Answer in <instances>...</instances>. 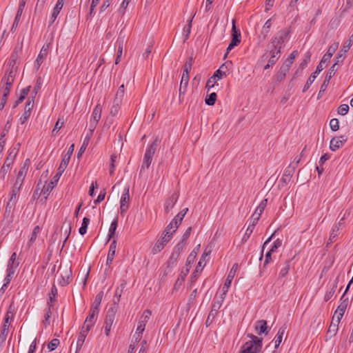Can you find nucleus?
<instances>
[{"label": "nucleus", "mask_w": 353, "mask_h": 353, "mask_svg": "<svg viewBox=\"0 0 353 353\" xmlns=\"http://www.w3.org/2000/svg\"><path fill=\"white\" fill-rule=\"evenodd\" d=\"M339 47V43L336 42L332 43L328 48L327 52L323 56L320 63L316 66V70L312 73L307 80L302 92H305L310 87L312 83L316 79L317 75L323 70V64L330 62V60L332 55L334 54Z\"/></svg>", "instance_id": "obj_1"}, {"label": "nucleus", "mask_w": 353, "mask_h": 353, "mask_svg": "<svg viewBox=\"0 0 353 353\" xmlns=\"http://www.w3.org/2000/svg\"><path fill=\"white\" fill-rule=\"evenodd\" d=\"M268 203V200L264 199L261 201L259 206L255 210L254 212L250 218V224L245 231L244 236L242 238V241L245 242L250 238L251 234L252 233L254 226L256 225L258 221L260 219V216L263 212L264 211Z\"/></svg>", "instance_id": "obj_2"}, {"label": "nucleus", "mask_w": 353, "mask_h": 353, "mask_svg": "<svg viewBox=\"0 0 353 353\" xmlns=\"http://www.w3.org/2000/svg\"><path fill=\"white\" fill-rule=\"evenodd\" d=\"M193 63V58L189 57L183 65V70L181 77L180 88H179V99L181 100V95H184L187 91L190 76L189 74L191 71Z\"/></svg>", "instance_id": "obj_3"}, {"label": "nucleus", "mask_w": 353, "mask_h": 353, "mask_svg": "<svg viewBox=\"0 0 353 353\" xmlns=\"http://www.w3.org/2000/svg\"><path fill=\"white\" fill-rule=\"evenodd\" d=\"M154 154V141L151 143L149 148L146 150L143 159V163L140 169L139 174L143 175L145 170H148L152 163L153 156Z\"/></svg>", "instance_id": "obj_4"}, {"label": "nucleus", "mask_w": 353, "mask_h": 353, "mask_svg": "<svg viewBox=\"0 0 353 353\" xmlns=\"http://www.w3.org/2000/svg\"><path fill=\"white\" fill-rule=\"evenodd\" d=\"M17 72H14V70H6L5 74L2 77L0 86L3 89V91L8 90V93H10V89L14 81Z\"/></svg>", "instance_id": "obj_5"}, {"label": "nucleus", "mask_w": 353, "mask_h": 353, "mask_svg": "<svg viewBox=\"0 0 353 353\" xmlns=\"http://www.w3.org/2000/svg\"><path fill=\"white\" fill-rule=\"evenodd\" d=\"M241 42V32L235 26V21H232V39L227 48L226 53L224 55V59L226 58L230 51H231L234 47L237 46Z\"/></svg>", "instance_id": "obj_6"}, {"label": "nucleus", "mask_w": 353, "mask_h": 353, "mask_svg": "<svg viewBox=\"0 0 353 353\" xmlns=\"http://www.w3.org/2000/svg\"><path fill=\"white\" fill-rule=\"evenodd\" d=\"M74 144H72L69 147L67 153L65 154L63 159H62V161L59 165V167L58 168L57 173L54 176V178H56V181H59L60 176H61L63 172L66 169V168L69 163L71 155L72 154V152L74 151Z\"/></svg>", "instance_id": "obj_7"}, {"label": "nucleus", "mask_w": 353, "mask_h": 353, "mask_svg": "<svg viewBox=\"0 0 353 353\" xmlns=\"http://www.w3.org/2000/svg\"><path fill=\"white\" fill-rule=\"evenodd\" d=\"M130 202V188L126 185L122 192L120 199V214L123 216L129 208Z\"/></svg>", "instance_id": "obj_8"}, {"label": "nucleus", "mask_w": 353, "mask_h": 353, "mask_svg": "<svg viewBox=\"0 0 353 353\" xmlns=\"http://www.w3.org/2000/svg\"><path fill=\"white\" fill-rule=\"evenodd\" d=\"M115 308L111 307L108 310L107 314L105 316L103 329L104 333L107 336L110 335L111 328L115 319Z\"/></svg>", "instance_id": "obj_9"}, {"label": "nucleus", "mask_w": 353, "mask_h": 353, "mask_svg": "<svg viewBox=\"0 0 353 353\" xmlns=\"http://www.w3.org/2000/svg\"><path fill=\"white\" fill-rule=\"evenodd\" d=\"M353 43V33L349 39L344 43L342 49L339 51L335 59L334 65L342 63L345 57L346 52H348Z\"/></svg>", "instance_id": "obj_10"}, {"label": "nucleus", "mask_w": 353, "mask_h": 353, "mask_svg": "<svg viewBox=\"0 0 353 353\" xmlns=\"http://www.w3.org/2000/svg\"><path fill=\"white\" fill-rule=\"evenodd\" d=\"M50 43H45L42 46V48H41L35 61H34V69L36 71H38L39 70L43 61L46 59L48 54V50L50 49Z\"/></svg>", "instance_id": "obj_11"}, {"label": "nucleus", "mask_w": 353, "mask_h": 353, "mask_svg": "<svg viewBox=\"0 0 353 353\" xmlns=\"http://www.w3.org/2000/svg\"><path fill=\"white\" fill-rule=\"evenodd\" d=\"M12 320V313L10 311H8L5 315L4 321L2 325V330L0 333V339L2 341H6L9 331V327Z\"/></svg>", "instance_id": "obj_12"}, {"label": "nucleus", "mask_w": 353, "mask_h": 353, "mask_svg": "<svg viewBox=\"0 0 353 353\" xmlns=\"http://www.w3.org/2000/svg\"><path fill=\"white\" fill-rule=\"evenodd\" d=\"M263 344L254 342H245L241 347L240 353H259L262 349Z\"/></svg>", "instance_id": "obj_13"}, {"label": "nucleus", "mask_w": 353, "mask_h": 353, "mask_svg": "<svg viewBox=\"0 0 353 353\" xmlns=\"http://www.w3.org/2000/svg\"><path fill=\"white\" fill-rule=\"evenodd\" d=\"M336 65H334V63L330 68L325 79L323 82V83L321 85L320 90L318 94V99L321 97V94L322 92H324L330 83V79L332 78V77L335 74V72L337 71V68H336Z\"/></svg>", "instance_id": "obj_14"}, {"label": "nucleus", "mask_w": 353, "mask_h": 353, "mask_svg": "<svg viewBox=\"0 0 353 353\" xmlns=\"http://www.w3.org/2000/svg\"><path fill=\"white\" fill-rule=\"evenodd\" d=\"M290 29L285 28L278 32L277 36L272 38L274 43H279L281 46L288 42L290 39Z\"/></svg>", "instance_id": "obj_15"}, {"label": "nucleus", "mask_w": 353, "mask_h": 353, "mask_svg": "<svg viewBox=\"0 0 353 353\" xmlns=\"http://www.w3.org/2000/svg\"><path fill=\"white\" fill-rule=\"evenodd\" d=\"M347 140V137L346 135L333 137L330 143V149L333 152L336 151L343 145Z\"/></svg>", "instance_id": "obj_16"}, {"label": "nucleus", "mask_w": 353, "mask_h": 353, "mask_svg": "<svg viewBox=\"0 0 353 353\" xmlns=\"http://www.w3.org/2000/svg\"><path fill=\"white\" fill-rule=\"evenodd\" d=\"M226 71L222 69L216 70L214 74L207 81L205 87L208 90L214 86L216 81L221 79L223 76H226Z\"/></svg>", "instance_id": "obj_17"}, {"label": "nucleus", "mask_w": 353, "mask_h": 353, "mask_svg": "<svg viewBox=\"0 0 353 353\" xmlns=\"http://www.w3.org/2000/svg\"><path fill=\"white\" fill-rule=\"evenodd\" d=\"M99 312V309H97V307H91L88 316L84 321V324L92 327L97 320Z\"/></svg>", "instance_id": "obj_18"}, {"label": "nucleus", "mask_w": 353, "mask_h": 353, "mask_svg": "<svg viewBox=\"0 0 353 353\" xmlns=\"http://www.w3.org/2000/svg\"><path fill=\"white\" fill-rule=\"evenodd\" d=\"M294 172V165L293 167L288 166L284 171L283 176L279 180V187H285L290 181V178L292 176Z\"/></svg>", "instance_id": "obj_19"}, {"label": "nucleus", "mask_w": 353, "mask_h": 353, "mask_svg": "<svg viewBox=\"0 0 353 353\" xmlns=\"http://www.w3.org/2000/svg\"><path fill=\"white\" fill-rule=\"evenodd\" d=\"M254 330L258 335H268L270 327L268 326L265 320H258L255 322Z\"/></svg>", "instance_id": "obj_20"}, {"label": "nucleus", "mask_w": 353, "mask_h": 353, "mask_svg": "<svg viewBox=\"0 0 353 353\" xmlns=\"http://www.w3.org/2000/svg\"><path fill=\"white\" fill-rule=\"evenodd\" d=\"M221 307V301H214L212 304V309L208 316V318L205 321V325L207 327L210 326L214 318L217 315L218 311Z\"/></svg>", "instance_id": "obj_21"}, {"label": "nucleus", "mask_w": 353, "mask_h": 353, "mask_svg": "<svg viewBox=\"0 0 353 353\" xmlns=\"http://www.w3.org/2000/svg\"><path fill=\"white\" fill-rule=\"evenodd\" d=\"M173 234L174 233L172 232H166L165 233L163 232L161 239L156 243V250L157 249L158 252H160L163 249L164 246L172 239Z\"/></svg>", "instance_id": "obj_22"}, {"label": "nucleus", "mask_w": 353, "mask_h": 353, "mask_svg": "<svg viewBox=\"0 0 353 353\" xmlns=\"http://www.w3.org/2000/svg\"><path fill=\"white\" fill-rule=\"evenodd\" d=\"M237 269H238V264L234 263L225 281L224 285L222 288V291H224L225 292H228V290L231 285L232 281L234 279L235 272L237 270Z\"/></svg>", "instance_id": "obj_23"}, {"label": "nucleus", "mask_w": 353, "mask_h": 353, "mask_svg": "<svg viewBox=\"0 0 353 353\" xmlns=\"http://www.w3.org/2000/svg\"><path fill=\"white\" fill-rule=\"evenodd\" d=\"M19 190L12 188L11 191L8 194L9 199L6 204L7 208L11 209L13 206L16 205L17 201V197L19 195Z\"/></svg>", "instance_id": "obj_24"}, {"label": "nucleus", "mask_w": 353, "mask_h": 353, "mask_svg": "<svg viewBox=\"0 0 353 353\" xmlns=\"http://www.w3.org/2000/svg\"><path fill=\"white\" fill-rule=\"evenodd\" d=\"M339 279L336 278L333 283L330 285L329 289L326 291L323 300L327 302L330 301L334 294L336 290L338 287Z\"/></svg>", "instance_id": "obj_25"}, {"label": "nucleus", "mask_w": 353, "mask_h": 353, "mask_svg": "<svg viewBox=\"0 0 353 353\" xmlns=\"http://www.w3.org/2000/svg\"><path fill=\"white\" fill-rule=\"evenodd\" d=\"M48 308L45 310L44 319L43 320V323L45 327H47L50 325V319L52 315L51 308L53 306V299L52 297L48 301Z\"/></svg>", "instance_id": "obj_26"}, {"label": "nucleus", "mask_w": 353, "mask_h": 353, "mask_svg": "<svg viewBox=\"0 0 353 353\" xmlns=\"http://www.w3.org/2000/svg\"><path fill=\"white\" fill-rule=\"evenodd\" d=\"M290 68L285 65L284 64H282L279 70L276 72V74L274 76V79L276 82H281L283 81L286 77V74L290 70Z\"/></svg>", "instance_id": "obj_27"}, {"label": "nucleus", "mask_w": 353, "mask_h": 353, "mask_svg": "<svg viewBox=\"0 0 353 353\" xmlns=\"http://www.w3.org/2000/svg\"><path fill=\"white\" fill-rule=\"evenodd\" d=\"M26 1H27V0H20L18 10H17V14L15 16L14 23L12 26V30L14 28L17 27V26L19 24V19L21 17L24 7L26 6Z\"/></svg>", "instance_id": "obj_28"}, {"label": "nucleus", "mask_w": 353, "mask_h": 353, "mask_svg": "<svg viewBox=\"0 0 353 353\" xmlns=\"http://www.w3.org/2000/svg\"><path fill=\"white\" fill-rule=\"evenodd\" d=\"M178 196L173 194L169 197L164 203V210L165 213H168L174 208V204L177 201Z\"/></svg>", "instance_id": "obj_29"}, {"label": "nucleus", "mask_w": 353, "mask_h": 353, "mask_svg": "<svg viewBox=\"0 0 353 353\" xmlns=\"http://www.w3.org/2000/svg\"><path fill=\"white\" fill-rule=\"evenodd\" d=\"M123 42H124L123 37V38L119 37L117 41V43L118 44V49H117V57L115 59V64H118L119 62L121 61V58L122 53H123Z\"/></svg>", "instance_id": "obj_30"}, {"label": "nucleus", "mask_w": 353, "mask_h": 353, "mask_svg": "<svg viewBox=\"0 0 353 353\" xmlns=\"http://www.w3.org/2000/svg\"><path fill=\"white\" fill-rule=\"evenodd\" d=\"M101 107L100 104H97L92 111V118H91L90 121L98 123L101 119Z\"/></svg>", "instance_id": "obj_31"}, {"label": "nucleus", "mask_w": 353, "mask_h": 353, "mask_svg": "<svg viewBox=\"0 0 353 353\" xmlns=\"http://www.w3.org/2000/svg\"><path fill=\"white\" fill-rule=\"evenodd\" d=\"M292 262V259H287L285 260L284 264L283 265V267L281 268L280 272H279V277L280 278H284L287 276L288 274V272L290 269V263Z\"/></svg>", "instance_id": "obj_32"}, {"label": "nucleus", "mask_w": 353, "mask_h": 353, "mask_svg": "<svg viewBox=\"0 0 353 353\" xmlns=\"http://www.w3.org/2000/svg\"><path fill=\"white\" fill-rule=\"evenodd\" d=\"M117 225H118V218L116 217L112 220V223H110L109 230H108V241H110L112 238L114 237Z\"/></svg>", "instance_id": "obj_33"}, {"label": "nucleus", "mask_w": 353, "mask_h": 353, "mask_svg": "<svg viewBox=\"0 0 353 353\" xmlns=\"http://www.w3.org/2000/svg\"><path fill=\"white\" fill-rule=\"evenodd\" d=\"M12 163V159L7 157L3 166L1 168L0 174H2V177L4 178L6 174L10 170V165Z\"/></svg>", "instance_id": "obj_34"}, {"label": "nucleus", "mask_w": 353, "mask_h": 353, "mask_svg": "<svg viewBox=\"0 0 353 353\" xmlns=\"http://www.w3.org/2000/svg\"><path fill=\"white\" fill-rule=\"evenodd\" d=\"M28 160L27 159L26 161H28ZM28 164L26 163V162H25L20 168L19 172H18V174H17V179H21L22 181H24L25 179V177L26 176V174H27V172H28Z\"/></svg>", "instance_id": "obj_35"}, {"label": "nucleus", "mask_w": 353, "mask_h": 353, "mask_svg": "<svg viewBox=\"0 0 353 353\" xmlns=\"http://www.w3.org/2000/svg\"><path fill=\"white\" fill-rule=\"evenodd\" d=\"M344 297H345V293H343L341 297V299H340L341 303L339 305V306L336 310V312H341L343 313H345V310L348 305V298L345 299Z\"/></svg>", "instance_id": "obj_36"}, {"label": "nucleus", "mask_w": 353, "mask_h": 353, "mask_svg": "<svg viewBox=\"0 0 353 353\" xmlns=\"http://www.w3.org/2000/svg\"><path fill=\"white\" fill-rule=\"evenodd\" d=\"M338 329H339V324L332 321V323L328 328V330L327 332L326 336L329 337V339H331L332 336H334L336 334Z\"/></svg>", "instance_id": "obj_37"}, {"label": "nucleus", "mask_w": 353, "mask_h": 353, "mask_svg": "<svg viewBox=\"0 0 353 353\" xmlns=\"http://www.w3.org/2000/svg\"><path fill=\"white\" fill-rule=\"evenodd\" d=\"M271 20L272 19H269L268 20H267L263 26L262 30L261 32V35L263 36V40L266 39L269 34L270 28H271L272 26Z\"/></svg>", "instance_id": "obj_38"}, {"label": "nucleus", "mask_w": 353, "mask_h": 353, "mask_svg": "<svg viewBox=\"0 0 353 353\" xmlns=\"http://www.w3.org/2000/svg\"><path fill=\"white\" fill-rule=\"evenodd\" d=\"M124 288H125V285H121V286L120 288L118 287V288H116L115 292H114V299H113V301H114V305H118L119 304Z\"/></svg>", "instance_id": "obj_39"}, {"label": "nucleus", "mask_w": 353, "mask_h": 353, "mask_svg": "<svg viewBox=\"0 0 353 353\" xmlns=\"http://www.w3.org/2000/svg\"><path fill=\"white\" fill-rule=\"evenodd\" d=\"M297 55H298V51L293 50L283 64H284L285 65H286L290 68L291 65H292V63L294 62V60L297 57Z\"/></svg>", "instance_id": "obj_40"}, {"label": "nucleus", "mask_w": 353, "mask_h": 353, "mask_svg": "<svg viewBox=\"0 0 353 353\" xmlns=\"http://www.w3.org/2000/svg\"><path fill=\"white\" fill-rule=\"evenodd\" d=\"M281 51L279 49H278V50L275 51V52L267 49L265 52L261 57L260 62L265 61L269 56L270 57L273 56V55L278 56V55H281Z\"/></svg>", "instance_id": "obj_41"}, {"label": "nucleus", "mask_w": 353, "mask_h": 353, "mask_svg": "<svg viewBox=\"0 0 353 353\" xmlns=\"http://www.w3.org/2000/svg\"><path fill=\"white\" fill-rule=\"evenodd\" d=\"M89 223L90 219L88 217H84L83 219L81 226L79 229V232L81 235H84L87 232V229Z\"/></svg>", "instance_id": "obj_42"}, {"label": "nucleus", "mask_w": 353, "mask_h": 353, "mask_svg": "<svg viewBox=\"0 0 353 353\" xmlns=\"http://www.w3.org/2000/svg\"><path fill=\"white\" fill-rule=\"evenodd\" d=\"M17 62L14 60H12L11 59H8L6 62V70H14V72H17Z\"/></svg>", "instance_id": "obj_43"}, {"label": "nucleus", "mask_w": 353, "mask_h": 353, "mask_svg": "<svg viewBox=\"0 0 353 353\" xmlns=\"http://www.w3.org/2000/svg\"><path fill=\"white\" fill-rule=\"evenodd\" d=\"M217 94L215 92H212L208 94L205 99V104L208 105H214L216 100Z\"/></svg>", "instance_id": "obj_44"}, {"label": "nucleus", "mask_w": 353, "mask_h": 353, "mask_svg": "<svg viewBox=\"0 0 353 353\" xmlns=\"http://www.w3.org/2000/svg\"><path fill=\"white\" fill-rule=\"evenodd\" d=\"M311 56V52L309 51L307 52L299 66L304 70L307 67L309 62L310 61Z\"/></svg>", "instance_id": "obj_45"}, {"label": "nucleus", "mask_w": 353, "mask_h": 353, "mask_svg": "<svg viewBox=\"0 0 353 353\" xmlns=\"http://www.w3.org/2000/svg\"><path fill=\"white\" fill-rule=\"evenodd\" d=\"M116 249H117V240L114 239L111 242L110 247H109V250H108V256H109V259H110V258H112V257H114Z\"/></svg>", "instance_id": "obj_46"}, {"label": "nucleus", "mask_w": 353, "mask_h": 353, "mask_svg": "<svg viewBox=\"0 0 353 353\" xmlns=\"http://www.w3.org/2000/svg\"><path fill=\"white\" fill-rule=\"evenodd\" d=\"M124 92H125V87H124V85L122 84L121 85L119 86V88L116 93V97H115L114 100H116V101H118V102H121L122 99L124 95Z\"/></svg>", "instance_id": "obj_47"}, {"label": "nucleus", "mask_w": 353, "mask_h": 353, "mask_svg": "<svg viewBox=\"0 0 353 353\" xmlns=\"http://www.w3.org/2000/svg\"><path fill=\"white\" fill-rule=\"evenodd\" d=\"M339 230V225H337V224H335L333 226V228L332 229V232L330 235L329 241H330V243H332L333 241H335L336 237L338 236Z\"/></svg>", "instance_id": "obj_48"}, {"label": "nucleus", "mask_w": 353, "mask_h": 353, "mask_svg": "<svg viewBox=\"0 0 353 353\" xmlns=\"http://www.w3.org/2000/svg\"><path fill=\"white\" fill-rule=\"evenodd\" d=\"M19 265V262L12 263L10 261H8V264L6 266V272L15 273L17 269L18 268Z\"/></svg>", "instance_id": "obj_49"}, {"label": "nucleus", "mask_w": 353, "mask_h": 353, "mask_svg": "<svg viewBox=\"0 0 353 353\" xmlns=\"http://www.w3.org/2000/svg\"><path fill=\"white\" fill-rule=\"evenodd\" d=\"M34 97H31V98H29L26 103L24 111L31 113V110H32V108L34 107Z\"/></svg>", "instance_id": "obj_50"}, {"label": "nucleus", "mask_w": 353, "mask_h": 353, "mask_svg": "<svg viewBox=\"0 0 353 353\" xmlns=\"http://www.w3.org/2000/svg\"><path fill=\"white\" fill-rule=\"evenodd\" d=\"M200 248V245L199 244L196 247L194 248V250L192 251V252L189 254L187 259V263H191L194 261L196 256V252L199 251Z\"/></svg>", "instance_id": "obj_51"}, {"label": "nucleus", "mask_w": 353, "mask_h": 353, "mask_svg": "<svg viewBox=\"0 0 353 353\" xmlns=\"http://www.w3.org/2000/svg\"><path fill=\"white\" fill-rule=\"evenodd\" d=\"M121 103V102L116 101V100L114 101V103L110 109V114L112 116L114 117L118 114Z\"/></svg>", "instance_id": "obj_52"}, {"label": "nucleus", "mask_w": 353, "mask_h": 353, "mask_svg": "<svg viewBox=\"0 0 353 353\" xmlns=\"http://www.w3.org/2000/svg\"><path fill=\"white\" fill-rule=\"evenodd\" d=\"M196 12H195L194 13L192 18L188 21V23L184 27L183 31L185 32V39H188L189 37V34H190L192 19L195 16Z\"/></svg>", "instance_id": "obj_53"}, {"label": "nucleus", "mask_w": 353, "mask_h": 353, "mask_svg": "<svg viewBox=\"0 0 353 353\" xmlns=\"http://www.w3.org/2000/svg\"><path fill=\"white\" fill-rule=\"evenodd\" d=\"M90 136H88V134H86V137H85L84 140H83V142L81 145V147L79 151V154H78V156L79 157L83 152H84V151L85 150L88 145V143H89V141H90Z\"/></svg>", "instance_id": "obj_54"}, {"label": "nucleus", "mask_w": 353, "mask_h": 353, "mask_svg": "<svg viewBox=\"0 0 353 353\" xmlns=\"http://www.w3.org/2000/svg\"><path fill=\"white\" fill-rule=\"evenodd\" d=\"M247 337L251 339L248 342H254L255 343L263 344V338L261 337H258L253 334H248Z\"/></svg>", "instance_id": "obj_55"}, {"label": "nucleus", "mask_w": 353, "mask_h": 353, "mask_svg": "<svg viewBox=\"0 0 353 353\" xmlns=\"http://www.w3.org/2000/svg\"><path fill=\"white\" fill-rule=\"evenodd\" d=\"M60 343V341L59 339H53L52 340H51L49 343L48 344V348L50 350V351H52L54 350H55L58 345H59Z\"/></svg>", "instance_id": "obj_56"}, {"label": "nucleus", "mask_w": 353, "mask_h": 353, "mask_svg": "<svg viewBox=\"0 0 353 353\" xmlns=\"http://www.w3.org/2000/svg\"><path fill=\"white\" fill-rule=\"evenodd\" d=\"M348 111L349 106L347 104H342L337 109L338 114L343 116L345 115L348 112Z\"/></svg>", "instance_id": "obj_57"}, {"label": "nucleus", "mask_w": 353, "mask_h": 353, "mask_svg": "<svg viewBox=\"0 0 353 353\" xmlns=\"http://www.w3.org/2000/svg\"><path fill=\"white\" fill-rule=\"evenodd\" d=\"M281 48H282V46H281L277 43H274V39H272L270 44H269L268 46L267 49L275 52V51H277L278 49H279L281 50Z\"/></svg>", "instance_id": "obj_58"}, {"label": "nucleus", "mask_w": 353, "mask_h": 353, "mask_svg": "<svg viewBox=\"0 0 353 353\" xmlns=\"http://www.w3.org/2000/svg\"><path fill=\"white\" fill-rule=\"evenodd\" d=\"M281 245L282 240L280 239H277L274 241L270 250V252H275L277 250V249L280 248Z\"/></svg>", "instance_id": "obj_59"}, {"label": "nucleus", "mask_w": 353, "mask_h": 353, "mask_svg": "<svg viewBox=\"0 0 353 353\" xmlns=\"http://www.w3.org/2000/svg\"><path fill=\"white\" fill-rule=\"evenodd\" d=\"M339 120L337 119H332L330 121V126L332 131H337L339 129Z\"/></svg>", "instance_id": "obj_60"}, {"label": "nucleus", "mask_w": 353, "mask_h": 353, "mask_svg": "<svg viewBox=\"0 0 353 353\" xmlns=\"http://www.w3.org/2000/svg\"><path fill=\"white\" fill-rule=\"evenodd\" d=\"M179 255L174 252H172L170 258H169V260L168 261V266L170 265H173L174 264L176 263L178 258H179Z\"/></svg>", "instance_id": "obj_61"}, {"label": "nucleus", "mask_w": 353, "mask_h": 353, "mask_svg": "<svg viewBox=\"0 0 353 353\" xmlns=\"http://www.w3.org/2000/svg\"><path fill=\"white\" fill-rule=\"evenodd\" d=\"M117 156L114 154L111 155L110 157V174L112 176L114 174L115 170L114 162L116 161Z\"/></svg>", "instance_id": "obj_62"}, {"label": "nucleus", "mask_w": 353, "mask_h": 353, "mask_svg": "<svg viewBox=\"0 0 353 353\" xmlns=\"http://www.w3.org/2000/svg\"><path fill=\"white\" fill-rule=\"evenodd\" d=\"M185 243L182 242V241H179L176 245V246L173 249V251L174 252L178 254L179 255H180V253L183 250L184 246H185Z\"/></svg>", "instance_id": "obj_63"}, {"label": "nucleus", "mask_w": 353, "mask_h": 353, "mask_svg": "<svg viewBox=\"0 0 353 353\" xmlns=\"http://www.w3.org/2000/svg\"><path fill=\"white\" fill-rule=\"evenodd\" d=\"M151 315L152 311L147 310L143 312L139 320L146 323L148 319L150 318Z\"/></svg>", "instance_id": "obj_64"}]
</instances>
